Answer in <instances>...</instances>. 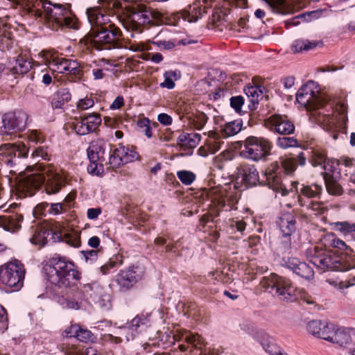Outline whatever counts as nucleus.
<instances>
[{"label":"nucleus","mask_w":355,"mask_h":355,"mask_svg":"<svg viewBox=\"0 0 355 355\" xmlns=\"http://www.w3.org/2000/svg\"><path fill=\"white\" fill-rule=\"evenodd\" d=\"M312 121L325 130L343 128L347 121V110L344 102H338L335 107H327L329 98L321 92L320 85L312 81Z\"/></svg>","instance_id":"obj_1"},{"label":"nucleus","mask_w":355,"mask_h":355,"mask_svg":"<svg viewBox=\"0 0 355 355\" xmlns=\"http://www.w3.org/2000/svg\"><path fill=\"white\" fill-rule=\"evenodd\" d=\"M53 242L62 241L70 246L78 248L80 246V237L77 233H68L58 222H51L45 226L38 227L31 239V241L41 246H44L49 241Z\"/></svg>","instance_id":"obj_2"},{"label":"nucleus","mask_w":355,"mask_h":355,"mask_svg":"<svg viewBox=\"0 0 355 355\" xmlns=\"http://www.w3.org/2000/svg\"><path fill=\"white\" fill-rule=\"evenodd\" d=\"M46 182V191L49 194L58 193L63 185V179L60 174L55 171L53 167L45 168L43 173H33L27 176L24 182L23 187L30 195L33 191L41 187Z\"/></svg>","instance_id":"obj_3"},{"label":"nucleus","mask_w":355,"mask_h":355,"mask_svg":"<svg viewBox=\"0 0 355 355\" xmlns=\"http://www.w3.org/2000/svg\"><path fill=\"white\" fill-rule=\"evenodd\" d=\"M121 31L114 24L102 26L90 31L88 35V41L98 51L110 50L121 47L120 40Z\"/></svg>","instance_id":"obj_4"},{"label":"nucleus","mask_w":355,"mask_h":355,"mask_svg":"<svg viewBox=\"0 0 355 355\" xmlns=\"http://www.w3.org/2000/svg\"><path fill=\"white\" fill-rule=\"evenodd\" d=\"M296 164L293 158H286L279 166L277 163L271 164L264 173L266 182L268 186L277 192H280L282 196H286L289 191L283 183V174L289 175L295 170Z\"/></svg>","instance_id":"obj_5"},{"label":"nucleus","mask_w":355,"mask_h":355,"mask_svg":"<svg viewBox=\"0 0 355 355\" xmlns=\"http://www.w3.org/2000/svg\"><path fill=\"white\" fill-rule=\"evenodd\" d=\"M79 278L80 275L74 264L64 257L58 258L53 266L50 268L49 280L59 288L69 287L73 281Z\"/></svg>","instance_id":"obj_6"},{"label":"nucleus","mask_w":355,"mask_h":355,"mask_svg":"<svg viewBox=\"0 0 355 355\" xmlns=\"http://www.w3.org/2000/svg\"><path fill=\"white\" fill-rule=\"evenodd\" d=\"M42 4L44 11L39 9L35 10V15L36 17H43L44 16L49 20L54 21L60 26L78 29V25L71 17V12L67 4H51L50 3H42Z\"/></svg>","instance_id":"obj_7"},{"label":"nucleus","mask_w":355,"mask_h":355,"mask_svg":"<svg viewBox=\"0 0 355 355\" xmlns=\"http://www.w3.org/2000/svg\"><path fill=\"white\" fill-rule=\"evenodd\" d=\"M272 147V144L268 139L250 136L243 141L241 155L245 159L258 162L270 155Z\"/></svg>","instance_id":"obj_8"},{"label":"nucleus","mask_w":355,"mask_h":355,"mask_svg":"<svg viewBox=\"0 0 355 355\" xmlns=\"http://www.w3.org/2000/svg\"><path fill=\"white\" fill-rule=\"evenodd\" d=\"M261 283L268 292L272 293L275 291L280 300L293 302L296 299L295 287L291 281L285 277L271 274L269 277H264Z\"/></svg>","instance_id":"obj_9"},{"label":"nucleus","mask_w":355,"mask_h":355,"mask_svg":"<svg viewBox=\"0 0 355 355\" xmlns=\"http://www.w3.org/2000/svg\"><path fill=\"white\" fill-rule=\"evenodd\" d=\"M162 21V14L159 12L144 9L134 11L124 24V26L128 31L140 34L143 31L144 25L149 24L158 25Z\"/></svg>","instance_id":"obj_10"},{"label":"nucleus","mask_w":355,"mask_h":355,"mask_svg":"<svg viewBox=\"0 0 355 355\" xmlns=\"http://www.w3.org/2000/svg\"><path fill=\"white\" fill-rule=\"evenodd\" d=\"M24 276V267L17 260L10 261L0 267L1 284L15 290H19L23 286Z\"/></svg>","instance_id":"obj_11"},{"label":"nucleus","mask_w":355,"mask_h":355,"mask_svg":"<svg viewBox=\"0 0 355 355\" xmlns=\"http://www.w3.org/2000/svg\"><path fill=\"white\" fill-rule=\"evenodd\" d=\"M106 144L103 140L93 141L90 143L87 154L90 162L87 171L94 175H101L104 171L105 152Z\"/></svg>","instance_id":"obj_12"},{"label":"nucleus","mask_w":355,"mask_h":355,"mask_svg":"<svg viewBox=\"0 0 355 355\" xmlns=\"http://www.w3.org/2000/svg\"><path fill=\"white\" fill-rule=\"evenodd\" d=\"M42 57L45 64L53 71L72 75L76 78L80 76L81 70L76 60L53 57L47 52L43 53Z\"/></svg>","instance_id":"obj_13"},{"label":"nucleus","mask_w":355,"mask_h":355,"mask_svg":"<svg viewBox=\"0 0 355 355\" xmlns=\"http://www.w3.org/2000/svg\"><path fill=\"white\" fill-rule=\"evenodd\" d=\"M28 148L24 143L6 144L0 147V160L8 165L18 164L21 158L28 157Z\"/></svg>","instance_id":"obj_14"},{"label":"nucleus","mask_w":355,"mask_h":355,"mask_svg":"<svg viewBox=\"0 0 355 355\" xmlns=\"http://www.w3.org/2000/svg\"><path fill=\"white\" fill-rule=\"evenodd\" d=\"M28 114L21 110L8 113L3 116L1 132L11 135L23 130L26 126Z\"/></svg>","instance_id":"obj_15"},{"label":"nucleus","mask_w":355,"mask_h":355,"mask_svg":"<svg viewBox=\"0 0 355 355\" xmlns=\"http://www.w3.org/2000/svg\"><path fill=\"white\" fill-rule=\"evenodd\" d=\"M312 166L314 168V173H318L322 180L323 178L337 179L340 174L338 169L339 162L337 159L326 160L321 156L318 157V160H315L312 155Z\"/></svg>","instance_id":"obj_16"},{"label":"nucleus","mask_w":355,"mask_h":355,"mask_svg":"<svg viewBox=\"0 0 355 355\" xmlns=\"http://www.w3.org/2000/svg\"><path fill=\"white\" fill-rule=\"evenodd\" d=\"M137 157L138 155L135 150L127 146H120L115 148L113 153L110 155L108 164L110 168H115L121 165L134 162Z\"/></svg>","instance_id":"obj_17"},{"label":"nucleus","mask_w":355,"mask_h":355,"mask_svg":"<svg viewBox=\"0 0 355 355\" xmlns=\"http://www.w3.org/2000/svg\"><path fill=\"white\" fill-rule=\"evenodd\" d=\"M92 291L90 297L94 302L104 311H107L112 307L110 295L102 287L96 284H85L83 291Z\"/></svg>","instance_id":"obj_18"},{"label":"nucleus","mask_w":355,"mask_h":355,"mask_svg":"<svg viewBox=\"0 0 355 355\" xmlns=\"http://www.w3.org/2000/svg\"><path fill=\"white\" fill-rule=\"evenodd\" d=\"M34 66H39V64L33 62L31 58H28L24 55L10 58L8 62V69L13 75H24Z\"/></svg>","instance_id":"obj_19"},{"label":"nucleus","mask_w":355,"mask_h":355,"mask_svg":"<svg viewBox=\"0 0 355 355\" xmlns=\"http://www.w3.org/2000/svg\"><path fill=\"white\" fill-rule=\"evenodd\" d=\"M101 119L98 114H89L72 123V128L79 135H85L94 132L101 124Z\"/></svg>","instance_id":"obj_20"},{"label":"nucleus","mask_w":355,"mask_h":355,"mask_svg":"<svg viewBox=\"0 0 355 355\" xmlns=\"http://www.w3.org/2000/svg\"><path fill=\"white\" fill-rule=\"evenodd\" d=\"M267 125L270 130L281 135H291L295 131L293 123L286 116H271L267 121Z\"/></svg>","instance_id":"obj_21"},{"label":"nucleus","mask_w":355,"mask_h":355,"mask_svg":"<svg viewBox=\"0 0 355 355\" xmlns=\"http://www.w3.org/2000/svg\"><path fill=\"white\" fill-rule=\"evenodd\" d=\"M237 176L248 187L255 186L259 182V173L252 164H241L237 168Z\"/></svg>","instance_id":"obj_22"},{"label":"nucleus","mask_w":355,"mask_h":355,"mask_svg":"<svg viewBox=\"0 0 355 355\" xmlns=\"http://www.w3.org/2000/svg\"><path fill=\"white\" fill-rule=\"evenodd\" d=\"M147 318L144 315H137L132 321L124 327H120L121 330V335L125 336L127 341L133 340L139 333V329L144 325H146Z\"/></svg>","instance_id":"obj_23"},{"label":"nucleus","mask_w":355,"mask_h":355,"mask_svg":"<svg viewBox=\"0 0 355 355\" xmlns=\"http://www.w3.org/2000/svg\"><path fill=\"white\" fill-rule=\"evenodd\" d=\"M140 278L141 275L137 272V268H132L121 270L116 276V281L120 287L127 289L132 286Z\"/></svg>","instance_id":"obj_24"},{"label":"nucleus","mask_w":355,"mask_h":355,"mask_svg":"<svg viewBox=\"0 0 355 355\" xmlns=\"http://www.w3.org/2000/svg\"><path fill=\"white\" fill-rule=\"evenodd\" d=\"M333 327L325 320H312V335L327 340L333 334Z\"/></svg>","instance_id":"obj_25"},{"label":"nucleus","mask_w":355,"mask_h":355,"mask_svg":"<svg viewBox=\"0 0 355 355\" xmlns=\"http://www.w3.org/2000/svg\"><path fill=\"white\" fill-rule=\"evenodd\" d=\"M284 236H289L295 231V219L293 214L286 213L282 215L277 221Z\"/></svg>","instance_id":"obj_26"},{"label":"nucleus","mask_w":355,"mask_h":355,"mask_svg":"<svg viewBox=\"0 0 355 355\" xmlns=\"http://www.w3.org/2000/svg\"><path fill=\"white\" fill-rule=\"evenodd\" d=\"M0 227L9 232H15L20 229V223L23 220V216L13 214L9 216H0Z\"/></svg>","instance_id":"obj_27"},{"label":"nucleus","mask_w":355,"mask_h":355,"mask_svg":"<svg viewBox=\"0 0 355 355\" xmlns=\"http://www.w3.org/2000/svg\"><path fill=\"white\" fill-rule=\"evenodd\" d=\"M225 190L221 188H214L209 191L208 195L211 198V200L218 204L221 208H225V210L232 209L234 206L233 202L230 201V198L225 196Z\"/></svg>","instance_id":"obj_28"},{"label":"nucleus","mask_w":355,"mask_h":355,"mask_svg":"<svg viewBox=\"0 0 355 355\" xmlns=\"http://www.w3.org/2000/svg\"><path fill=\"white\" fill-rule=\"evenodd\" d=\"M66 336L75 337L78 340L84 343L93 341L94 337L90 331L80 327L78 324H73L65 330Z\"/></svg>","instance_id":"obj_29"},{"label":"nucleus","mask_w":355,"mask_h":355,"mask_svg":"<svg viewBox=\"0 0 355 355\" xmlns=\"http://www.w3.org/2000/svg\"><path fill=\"white\" fill-rule=\"evenodd\" d=\"M287 266L288 268L293 270L296 275L309 279L311 270L306 263L300 261L296 258H293L288 260Z\"/></svg>","instance_id":"obj_30"},{"label":"nucleus","mask_w":355,"mask_h":355,"mask_svg":"<svg viewBox=\"0 0 355 355\" xmlns=\"http://www.w3.org/2000/svg\"><path fill=\"white\" fill-rule=\"evenodd\" d=\"M310 81L301 87L296 94V101L308 112L311 110V86Z\"/></svg>","instance_id":"obj_31"},{"label":"nucleus","mask_w":355,"mask_h":355,"mask_svg":"<svg viewBox=\"0 0 355 355\" xmlns=\"http://www.w3.org/2000/svg\"><path fill=\"white\" fill-rule=\"evenodd\" d=\"M201 136L198 133L183 132L178 138V144L182 147L193 148L198 145Z\"/></svg>","instance_id":"obj_32"},{"label":"nucleus","mask_w":355,"mask_h":355,"mask_svg":"<svg viewBox=\"0 0 355 355\" xmlns=\"http://www.w3.org/2000/svg\"><path fill=\"white\" fill-rule=\"evenodd\" d=\"M327 340L338 344L340 347H346L351 343V336L346 330L338 329L335 331L333 327V334H329V338Z\"/></svg>","instance_id":"obj_33"},{"label":"nucleus","mask_w":355,"mask_h":355,"mask_svg":"<svg viewBox=\"0 0 355 355\" xmlns=\"http://www.w3.org/2000/svg\"><path fill=\"white\" fill-rule=\"evenodd\" d=\"M87 19L92 26V31L94 29L101 28L103 26V14L100 10L93 8L87 10Z\"/></svg>","instance_id":"obj_34"},{"label":"nucleus","mask_w":355,"mask_h":355,"mask_svg":"<svg viewBox=\"0 0 355 355\" xmlns=\"http://www.w3.org/2000/svg\"><path fill=\"white\" fill-rule=\"evenodd\" d=\"M81 298V292L77 291L73 296H67L66 298H62L60 300V304L64 309L78 310L80 308L81 302L79 300Z\"/></svg>","instance_id":"obj_35"},{"label":"nucleus","mask_w":355,"mask_h":355,"mask_svg":"<svg viewBox=\"0 0 355 355\" xmlns=\"http://www.w3.org/2000/svg\"><path fill=\"white\" fill-rule=\"evenodd\" d=\"M224 144V141L220 139L217 133L214 132L209 133L206 143L209 153H216L223 148Z\"/></svg>","instance_id":"obj_36"},{"label":"nucleus","mask_w":355,"mask_h":355,"mask_svg":"<svg viewBox=\"0 0 355 355\" xmlns=\"http://www.w3.org/2000/svg\"><path fill=\"white\" fill-rule=\"evenodd\" d=\"M311 49V42L308 39L298 38L291 44V50L295 54L304 53Z\"/></svg>","instance_id":"obj_37"},{"label":"nucleus","mask_w":355,"mask_h":355,"mask_svg":"<svg viewBox=\"0 0 355 355\" xmlns=\"http://www.w3.org/2000/svg\"><path fill=\"white\" fill-rule=\"evenodd\" d=\"M242 128V121L235 120L228 122L222 128V134L224 137H232L239 132Z\"/></svg>","instance_id":"obj_38"},{"label":"nucleus","mask_w":355,"mask_h":355,"mask_svg":"<svg viewBox=\"0 0 355 355\" xmlns=\"http://www.w3.org/2000/svg\"><path fill=\"white\" fill-rule=\"evenodd\" d=\"M245 94L250 98V101L253 103H257L259 99L262 98L263 88L261 86L250 85L247 86L244 89Z\"/></svg>","instance_id":"obj_39"},{"label":"nucleus","mask_w":355,"mask_h":355,"mask_svg":"<svg viewBox=\"0 0 355 355\" xmlns=\"http://www.w3.org/2000/svg\"><path fill=\"white\" fill-rule=\"evenodd\" d=\"M312 263L322 270L335 268L334 263L331 257L324 254L314 258V259L312 260Z\"/></svg>","instance_id":"obj_40"},{"label":"nucleus","mask_w":355,"mask_h":355,"mask_svg":"<svg viewBox=\"0 0 355 355\" xmlns=\"http://www.w3.org/2000/svg\"><path fill=\"white\" fill-rule=\"evenodd\" d=\"M322 181L324 184L326 189L329 194L339 196L343 193V188L337 182L336 179L323 178V180Z\"/></svg>","instance_id":"obj_41"},{"label":"nucleus","mask_w":355,"mask_h":355,"mask_svg":"<svg viewBox=\"0 0 355 355\" xmlns=\"http://www.w3.org/2000/svg\"><path fill=\"white\" fill-rule=\"evenodd\" d=\"M180 76V73L177 71H166L164 74V81L160 83L162 88L171 89L175 87V80H177Z\"/></svg>","instance_id":"obj_42"},{"label":"nucleus","mask_w":355,"mask_h":355,"mask_svg":"<svg viewBox=\"0 0 355 355\" xmlns=\"http://www.w3.org/2000/svg\"><path fill=\"white\" fill-rule=\"evenodd\" d=\"M298 202L302 207L309 209L311 207V189L309 186L302 184L300 192L298 195Z\"/></svg>","instance_id":"obj_43"},{"label":"nucleus","mask_w":355,"mask_h":355,"mask_svg":"<svg viewBox=\"0 0 355 355\" xmlns=\"http://www.w3.org/2000/svg\"><path fill=\"white\" fill-rule=\"evenodd\" d=\"M331 225L334 230L340 232L345 236L355 232V224H350L346 221L334 223Z\"/></svg>","instance_id":"obj_44"},{"label":"nucleus","mask_w":355,"mask_h":355,"mask_svg":"<svg viewBox=\"0 0 355 355\" xmlns=\"http://www.w3.org/2000/svg\"><path fill=\"white\" fill-rule=\"evenodd\" d=\"M277 146L282 149L297 147L298 142L294 137H279L276 141Z\"/></svg>","instance_id":"obj_45"},{"label":"nucleus","mask_w":355,"mask_h":355,"mask_svg":"<svg viewBox=\"0 0 355 355\" xmlns=\"http://www.w3.org/2000/svg\"><path fill=\"white\" fill-rule=\"evenodd\" d=\"M177 176L185 185H191L196 180V175L191 171L182 170L177 172Z\"/></svg>","instance_id":"obj_46"},{"label":"nucleus","mask_w":355,"mask_h":355,"mask_svg":"<svg viewBox=\"0 0 355 355\" xmlns=\"http://www.w3.org/2000/svg\"><path fill=\"white\" fill-rule=\"evenodd\" d=\"M139 127L141 129V132L148 137L150 138L153 136V126L155 127L157 125L156 123L153 124L150 123L149 119L146 118H144L139 121L138 122Z\"/></svg>","instance_id":"obj_47"},{"label":"nucleus","mask_w":355,"mask_h":355,"mask_svg":"<svg viewBox=\"0 0 355 355\" xmlns=\"http://www.w3.org/2000/svg\"><path fill=\"white\" fill-rule=\"evenodd\" d=\"M119 264L118 257H114L103 265L100 268V270L103 275H107L114 271Z\"/></svg>","instance_id":"obj_48"},{"label":"nucleus","mask_w":355,"mask_h":355,"mask_svg":"<svg viewBox=\"0 0 355 355\" xmlns=\"http://www.w3.org/2000/svg\"><path fill=\"white\" fill-rule=\"evenodd\" d=\"M31 156L34 157H40L44 160H49L51 153L46 146H38L32 153Z\"/></svg>","instance_id":"obj_49"},{"label":"nucleus","mask_w":355,"mask_h":355,"mask_svg":"<svg viewBox=\"0 0 355 355\" xmlns=\"http://www.w3.org/2000/svg\"><path fill=\"white\" fill-rule=\"evenodd\" d=\"M49 207H50L49 211L51 214L57 215V214L62 213V205L61 203H51V204H49L47 202H44V203H41L40 205H37V208L45 209L46 208H47Z\"/></svg>","instance_id":"obj_50"},{"label":"nucleus","mask_w":355,"mask_h":355,"mask_svg":"<svg viewBox=\"0 0 355 355\" xmlns=\"http://www.w3.org/2000/svg\"><path fill=\"white\" fill-rule=\"evenodd\" d=\"M26 135L27 139L29 141L35 142L36 144L42 143L44 141L43 136L37 130H29Z\"/></svg>","instance_id":"obj_51"},{"label":"nucleus","mask_w":355,"mask_h":355,"mask_svg":"<svg viewBox=\"0 0 355 355\" xmlns=\"http://www.w3.org/2000/svg\"><path fill=\"white\" fill-rule=\"evenodd\" d=\"M8 319L6 310L0 305V329L4 331L8 329Z\"/></svg>","instance_id":"obj_52"},{"label":"nucleus","mask_w":355,"mask_h":355,"mask_svg":"<svg viewBox=\"0 0 355 355\" xmlns=\"http://www.w3.org/2000/svg\"><path fill=\"white\" fill-rule=\"evenodd\" d=\"M128 47L132 51H144L148 50L147 45L142 42L130 41Z\"/></svg>","instance_id":"obj_53"},{"label":"nucleus","mask_w":355,"mask_h":355,"mask_svg":"<svg viewBox=\"0 0 355 355\" xmlns=\"http://www.w3.org/2000/svg\"><path fill=\"white\" fill-rule=\"evenodd\" d=\"M310 17L311 12H307L304 14L299 15L297 17H293L290 21H288L286 22V26L288 27L289 26H298L300 24V19L302 21H306V23L309 22V20L306 19V16Z\"/></svg>","instance_id":"obj_54"},{"label":"nucleus","mask_w":355,"mask_h":355,"mask_svg":"<svg viewBox=\"0 0 355 355\" xmlns=\"http://www.w3.org/2000/svg\"><path fill=\"white\" fill-rule=\"evenodd\" d=\"M243 103V98L241 96H233L230 98V105L236 112L241 110Z\"/></svg>","instance_id":"obj_55"},{"label":"nucleus","mask_w":355,"mask_h":355,"mask_svg":"<svg viewBox=\"0 0 355 355\" xmlns=\"http://www.w3.org/2000/svg\"><path fill=\"white\" fill-rule=\"evenodd\" d=\"M81 254L83 255L86 261L92 263L97 259L98 251L95 250H83L81 251Z\"/></svg>","instance_id":"obj_56"},{"label":"nucleus","mask_w":355,"mask_h":355,"mask_svg":"<svg viewBox=\"0 0 355 355\" xmlns=\"http://www.w3.org/2000/svg\"><path fill=\"white\" fill-rule=\"evenodd\" d=\"M94 105V101L90 98H85L80 99L77 105L78 108L80 110H87L92 107Z\"/></svg>","instance_id":"obj_57"},{"label":"nucleus","mask_w":355,"mask_h":355,"mask_svg":"<svg viewBox=\"0 0 355 355\" xmlns=\"http://www.w3.org/2000/svg\"><path fill=\"white\" fill-rule=\"evenodd\" d=\"M101 207L89 208L87 210V216L89 220H96L101 214Z\"/></svg>","instance_id":"obj_58"},{"label":"nucleus","mask_w":355,"mask_h":355,"mask_svg":"<svg viewBox=\"0 0 355 355\" xmlns=\"http://www.w3.org/2000/svg\"><path fill=\"white\" fill-rule=\"evenodd\" d=\"M230 227L239 232H243L245 230V223L243 220H232L230 221Z\"/></svg>","instance_id":"obj_59"},{"label":"nucleus","mask_w":355,"mask_h":355,"mask_svg":"<svg viewBox=\"0 0 355 355\" xmlns=\"http://www.w3.org/2000/svg\"><path fill=\"white\" fill-rule=\"evenodd\" d=\"M207 121V116L203 114L200 113L196 116V128L198 130L202 129Z\"/></svg>","instance_id":"obj_60"},{"label":"nucleus","mask_w":355,"mask_h":355,"mask_svg":"<svg viewBox=\"0 0 355 355\" xmlns=\"http://www.w3.org/2000/svg\"><path fill=\"white\" fill-rule=\"evenodd\" d=\"M326 281L329 284L338 290L348 287V286L345 285L343 282L338 281L336 278H328Z\"/></svg>","instance_id":"obj_61"},{"label":"nucleus","mask_w":355,"mask_h":355,"mask_svg":"<svg viewBox=\"0 0 355 355\" xmlns=\"http://www.w3.org/2000/svg\"><path fill=\"white\" fill-rule=\"evenodd\" d=\"M312 214L315 215L322 214L325 211H327L326 208L324 206H322L320 203L315 202L312 201Z\"/></svg>","instance_id":"obj_62"},{"label":"nucleus","mask_w":355,"mask_h":355,"mask_svg":"<svg viewBox=\"0 0 355 355\" xmlns=\"http://www.w3.org/2000/svg\"><path fill=\"white\" fill-rule=\"evenodd\" d=\"M157 120L160 123L164 125H171L172 123L171 116L165 113L159 114L157 116Z\"/></svg>","instance_id":"obj_63"},{"label":"nucleus","mask_w":355,"mask_h":355,"mask_svg":"<svg viewBox=\"0 0 355 355\" xmlns=\"http://www.w3.org/2000/svg\"><path fill=\"white\" fill-rule=\"evenodd\" d=\"M200 336L198 334H187L182 335V339L189 343H195L200 341Z\"/></svg>","instance_id":"obj_64"}]
</instances>
